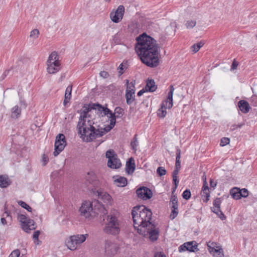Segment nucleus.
Returning <instances> with one entry per match:
<instances>
[{"mask_svg": "<svg viewBox=\"0 0 257 257\" xmlns=\"http://www.w3.org/2000/svg\"><path fill=\"white\" fill-rule=\"evenodd\" d=\"M201 195L204 202H207L209 200L210 190L205 178L202 188Z\"/></svg>", "mask_w": 257, "mask_h": 257, "instance_id": "obj_20", "label": "nucleus"}, {"mask_svg": "<svg viewBox=\"0 0 257 257\" xmlns=\"http://www.w3.org/2000/svg\"><path fill=\"white\" fill-rule=\"evenodd\" d=\"M54 145H67L65 135L63 134H59L56 137Z\"/></svg>", "mask_w": 257, "mask_h": 257, "instance_id": "obj_29", "label": "nucleus"}, {"mask_svg": "<svg viewBox=\"0 0 257 257\" xmlns=\"http://www.w3.org/2000/svg\"><path fill=\"white\" fill-rule=\"evenodd\" d=\"M20 255V251L18 249L14 250L10 254L9 257H19Z\"/></svg>", "mask_w": 257, "mask_h": 257, "instance_id": "obj_52", "label": "nucleus"}, {"mask_svg": "<svg viewBox=\"0 0 257 257\" xmlns=\"http://www.w3.org/2000/svg\"><path fill=\"white\" fill-rule=\"evenodd\" d=\"M93 110H97L98 112L97 114L102 117L107 116L109 118V116H115L112 111L110 110L106 106H104L99 103H93Z\"/></svg>", "mask_w": 257, "mask_h": 257, "instance_id": "obj_11", "label": "nucleus"}, {"mask_svg": "<svg viewBox=\"0 0 257 257\" xmlns=\"http://www.w3.org/2000/svg\"><path fill=\"white\" fill-rule=\"evenodd\" d=\"M204 43L202 42H200L199 43L194 44L192 46V51L194 53L197 52L199 49L204 45Z\"/></svg>", "mask_w": 257, "mask_h": 257, "instance_id": "obj_42", "label": "nucleus"}, {"mask_svg": "<svg viewBox=\"0 0 257 257\" xmlns=\"http://www.w3.org/2000/svg\"><path fill=\"white\" fill-rule=\"evenodd\" d=\"M175 191H172V195L170 199V204L171 205L172 212L170 214V218L171 219H174L178 215V199L176 195H174V192Z\"/></svg>", "mask_w": 257, "mask_h": 257, "instance_id": "obj_16", "label": "nucleus"}, {"mask_svg": "<svg viewBox=\"0 0 257 257\" xmlns=\"http://www.w3.org/2000/svg\"><path fill=\"white\" fill-rule=\"evenodd\" d=\"M207 245L209 252L221 246L220 245H219L218 243L217 242L212 241L208 242L207 243Z\"/></svg>", "mask_w": 257, "mask_h": 257, "instance_id": "obj_38", "label": "nucleus"}, {"mask_svg": "<svg viewBox=\"0 0 257 257\" xmlns=\"http://www.w3.org/2000/svg\"><path fill=\"white\" fill-rule=\"evenodd\" d=\"M154 257H166V256L164 253L160 252L156 253Z\"/></svg>", "mask_w": 257, "mask_h": 257, "instance_id": "obj_63", "label": "nucleus"}, {"mask_svg": "<svg viewBox=\"0 0 257 257\" xmlns=\"http://www.w3.org/2000/svg\"><path fill=\"white\" fill-rule=\"evenodd\" d=\"M11 184L10 180L7 176H0V187L6 188Z\"/></svg>", "mask_w": 257, "mask_h": 257, "instance_id": "obj_31", "label": "nucleus"}, {"mask_svg": "<svg viewBox=\"0 0 257 257\" xmlns=\"http://www.w3.org/2000/svg\"><path fill=\"white\" fill-rule=\"evenodd\" d=\"M138 143L137 141V135H136L133 139L132 140L130 145H136V143Z\"/></svg>", "mask_w": 257, "mask_h": 257, "instance_id": "obj_62", "label": "nucleus"}, {"mask_svg": "<svg viewBox=\"0 0 257 257\" xmlns=\"http://www.w3.org/2000/svg\"><path fill=\"white\" fill-rule=\"evenodd\" d=\"M84 184L87 187L89 185H92L93 187L98 185L99 180L94 172L91 171L87 172L84 177Z\"/></svg>", "mask_w": 257, "mask_h": 257, "instance_id": "obj_13", "label": "nucleus"}, {"mask_svg": "<svg viewBox=\"0 0 257 257\" xmlns=\"http://www.w3.org/2000/svg\"><path fill=\"white\" fill-rule=\"evenodd\" d=\"M54 151L53 155L54 156H57L65 148V146H54Z\"/></svg>", "mask_w": 257, "mask_h": 257, "instance_id": "obj_41", "label": "nucleus"}, {"mask_svg": "<svg viewBox=\"0 0 257 257\" xmlns=\"http://www.w3.org/2000/svg\"><path fill=\"white\" fill-rule=\"evenodd\" d=\"M230 194L232 197L236 200L239 199L241 197H246L248 195V191L246 189H240L239 188L234 187L230 190Z\"/></svg>", "mask_w": 257, "mask_h": 257, "instance_id": "obj_15", "label": "nucleus"}, {"mask_svg": "<svg viewBox=\"0 0 257 257\" xmlns=\"http://www.w3.org/2000/svg\"><path fill=\"white\" fill-rule=\"evenodd\" d=\"M49 162V158L48 156L45 154H43L42 158V162L43 163V166H45Z\"/></svg>", "mask_w": 257, "mask_h": 257, "instance_id": "obj_56", "label": "nucleus"}, {"mask_svg": "<svg viewBox=\"0 0 257 257\" xmlns=\"http://www.w3.org/2000/svg\"><path fill=\"white\" fill-rule=\"evenodd\" d=\"M120 244L113 239H107L103 241L102 249L105 257L115 256L119 252Z\"/></svg>", "mask_w": 257, "mask_h": 257, "instance_id": "obj_5", "label": "nucleus"}, {"mask_svg": "<svg viewBox=\"0 0 257 257\" xmlns=\"http://www.w3.org/2000/svg\"><path fill=\"white\" fill-rule=\"evenodd\" d=\"M182 197L184 199L188 200L191 197L190 191L188 189L185 190L182 194Z\"/></svg>", "mask_w": 257, "mask_h": 257, "instance_id": "obj_49", "label": "nucleus"}, {"mask_svg": "<svg viewBox=\"0 0 257 257\" xmlns=\"http://www.w3.org/2000/svg\"><path fill=\"white\" fill-rule=\"evenodd\" d=\"M100 76L103 78H107L109 77V73L105 71H102L99 73Z\"/></svg>", "mask_w": 257, "mask_h": 257, "instance_id": "obj_59", "label": "nucleus"}, {"mask_svg": "<svg viewBox=\"0 0 257 257\" xmlns=\"http://www.w3.org/2000/svg\"><path fill=\"white\" fill-rule=\"evenodd\" d=\"M93 103H90L88 104H84L82 107V113L83 114L86 116H88V113L89 111H90L92 109L94 108V107L92 106Z\"/></svg>", "mask_w": 257, "mask_h": 257, "instance_id": "obj_34", "label": "nucleus"}, {"mask_svg": "<svg viewBox=\"0 0 257 257\" xmlns=\"http://www.w3.org/2000/svg\"><path fill=\"white\" fill-rule=\"evenodd\" d=\"M120 117L118 115L109 116L110 124L101 130L96 128L93 126L94 122L92 120H88V123L90 125V132L88 134L86 138V142H90L94 139L103 136L106 133L109 132L113 128L116 123V119Z\"/></svg>", "mask_w": 257, "mask_h": 257, "instance_id": "obj_4", "label": "nucleus"}, {"mask_svg": "<svg viewBox=\"0 0 257 257\" xmlns=\"http://www.w3.org/2000/svg\"><path fill=\"white\" fill-rule=\"evenodd\" d=\"M40 234V232L39 230H37V231L34 232V233L33 235V238L35 242H36V240H37V241H39L38 237H39Z\"/></svg>", "mask_w": 257, "mask_h": 257, "instance_id": "obj_58", "label": "nucleus"}, {"mask_svg": "<svg viewBox=\"0 0 257 257\" xmlns=\"http://www.w3.org/2000/svg\"><path fill=\"white\" fill-rule=\"evenodd\" d=\"M157 172L160 176H162L166 174L165 169L163 167H159L157 169Z\"/></svg>", "mask_w": 257, "mask_h": 257, "instance_id": "obj_48", "label": "nucleus"}, {"mask_svg": "<svg viewBox=\"0 0 257 257\" xmlns=\"http://www.w3.org/2000/svg\"><path fill=\"white\" fill-rule=\"evenodd\" d=\"M127 68V61H123L122 63H121L119 66H118L117 69L118 71L119 76H120L124 73V71Z\"/></svg>", "mask_w": 257, "mask_h": 257, "instance_id": "obj_37", "label": "nucleus"}, {"mask_svg": "<svg viewBox=\"0 0 257 257\" xmlns=\"http://www.w3.org/2000/svg\"><path fill=\"white\" fill-rule=\"evenodd\" d=\"M113 180L114 184L118 187H124L127 183V179L124 177L113 176Z\"/></svg>", "mask_w": 257, "mask_h": 257, "instance_id": "obj_22", "label": "nucleus"}, {"mask_svg": "<svg viewBox=\"0 0 257 257\" xmlns=\"http://www.w3.org/2000/svg\"><path fill=\"white\" fill-rule=\"evenodd\" d=\"M71 91H72V86H69L67 87L65 93V97L64 100L63 101V105L66 106L67 104L69 102V101L70 100L71 98Z\"/></svg>", "mask_w": 257, "mask_h": 257, "instance_id": "obj_27", "label": "nucleus"}, {"mask_svg": "<svg viewBox=\"0 0 257 257\" xmlns=\"http://www.w3.org/2000/svg\"><path fill=\"white\" fill-rule=\"evenodd\" d=\"M92 210V203L89 201H84L79 209L81 215L85 218H89L91 216Z\"/></svg>", "mask_w": 257, "mask_h": 257, "instance_id": "obj_12", "label": "nucleus"}, {"mask_svg": "<svg viewBox=\"0 0 257 257\" xmlns=\"http://www.w3.org/2000/svg\"><path fill=\"white\" fill-rule=\"evenodd\" d=\"M119 212L116 209H111L104 219V232L112 235H117L120 231V221Z\"/></svg>", "mask_w": 257, "mask_h": 257, "instance_id": "obj_3", "label": "nucleus"}, {"mask_svg": "<svg viewBox=\"0 0 257 257\" xmlns=\"http://www.w3.org/2000/svg\"><path fill=\"white\" fill-rule=\"evenodd\" d=\"M47 70L50 74H55L60 70V63L59 60H55L52 63H47Z\"/></svg>", "mask_w": 257, "mask_h": 257, "instance_id": "obj_19", "label": "nucleus"}, {"mask_svg": "<svg viewBox=\"0 0 257 257\" xmlns=\"http://www.w3.org/2000/svg\"><path fill=\"white\" fill-rule=\"evenodd\" d=\"M124 13V7L122 5L118 7L116 10L114 12H111L110 17L112 21L114 23H117L119 22L122 19Z\"/></svg>", "mask_w": 257, "mask_h": 257, "instance_id": "obj_14", "label": "nucleus"}, {"mask_svg": "<svg viewBox=\"0 0 257 257\" xmlns=\"http://www.w3.org/2000/svg\"><path fill=\"white\" fill-rule=\"evenodd\" d=\"M181 158V150L179 149H177L176 151V164H175V168L177 169H179L181 168V163L180 159Z\"/></svg>", "mask_w": 257, "mask_h": 257, "instance_id": "obj_36", "label": "nucleus"}, {"mask_svg": "<svg viewBox=\"0 0 257 257\" xmlns=\"http://www.w3.org/2000/svg\"><path fill=\"white\" fill-rule=\"evenodd\" d=\"M19 205H20L22 207L26 209L29 212L32 211V208L27 204L26 202L23 201H20L18 202Z\"/></svg>", "mask_w": 257, "mask_h": 257, "instance_id": "obj_44", "label": "nucleus"}, {"mask_svg": "<svg viewBox=\"0 0 257 257\" xmlns=\"http://www.w3.org/2000/svg\"><path fill=\"white\" fill-rule=\"evenodd\" d=\"M146 91H147L145 88H143L138 92L137 95L138 96H141Z\"/></svg>", "mask_w": 257, "mask_h": 257, "instance_id": "obj_64", "label": "nucleus"}, {"mask_svg": "<svg viewBox=\"0 0 257 257\" xmlns=\"http://www.w3.org/2000/svg\"><path fill=\"white\" fill-rule=\"evenodd\" d=\"M86 117H87L83 114L80 115L76 126L80 137L86 142L87 137L90 132V125L88 124V121L87 122L86 121Z\"/></svg>", "mask_w": 257, "mask_h": 257, "instance_id": "obj_7", "label": "nucleus"}, {"mask_svg": "<svg viewBox=\"0 0 257 257\" xmlns=\"http://www.w3.org/2000/svg\"><path fill=\"white\" fill-rule=\"evenodd\" d=\"M39 31L38 29H35L31 32L30 37L36 39L39 37Z\"/></svg>", "mask_w": 257, "mask_h": 257, "instance_id": "obj_47", "label": "nucleus"}, {"mask_svg": "<svg viewBox=\"0 0 257 257\" xmlns=\"http://www.w3.org/2000/svg\"><path fill=\"white\" fill-rule=\"evenodd\" d=\"M134 221V226L138 230L142 229L143 226L145 227L151 223L152 212L145 206H137L134 207L132 211Z\"/></svg>", "mask_w": 257, "mask_h": 257, "instance_id": "obj_2", "label": "nucleus"}, {"mask_svg": "<svg viewBox=\"0 0 257 257\" xmlns=\"http://www.w3.org/2000/svg\"><path fill=\"white\" fill-rule=\"evenodd\" d=\"M174 88L172 85L169 86V91L166 99L163 101L160 108L157 110V116L160 118H164L166 114V109H170L173 106V95Z\"/></svg>", "mask_w": 257, "mask_h": 257, "instance_id": "obj_6", "label": "nucleus"}, {"mask_svg": "<svg viewBox=\"0 0 257 257\" xmlns=\"http://www.w3.org/2000/svg\"><path fill=\"white\" fill-rule=\"evenodd\" d=\"M136 40L135 51L141 62L150 68L157 67L160 53L156 41L146 33L137 37Z\"/></svg>", "mask_w": 257, "mask_h": 257, "instance_id": "obj_1", "label": "nucleus"}, {"mask_svg": "<svg viewBox=\"0 0 257 257\" xmlns=\"http://www.w3.org/2000/svg\"><path fill=\"white\" fill-rule=\"evenodd\" d=\"M125 81H126V84H127V87H126V90H128V89L131 90L132 89L133 90H135V81H134V82L132 81L131 83H129L128 80L126 79Z\"/></svg>", "mask_w": 257, "mask_h": 257, "instance_id": "obj_50", "label": "nucleus"}, {"mask_svg": "<svg viewBox=\"0 0 257 257\" xmlns=\"http://www.w3.org/2000/svg\"><path fill=\"white\" fill-rule=\"evenodd\" d=\"M238 65V62L237 61H236L235 60H234V61H233V62L231 64V69L232 70L236 69Z\"/></svg>", "mask_w": 257, "mask_h": 257, "instance_id": "obj_60", "label": "nucleus"}, {"mask_svg": "<svg viewBox=\"0 0 257 257\" xmlns=\"http://www.w3.org/2000/svg\"><path fill=\"white\" fill-rule=\"evenodd\" d=\"M112 41L113 43L116 45L120 44L121 43L120 34L118 33L115 34L113 37Z\"/></svg>", "mask_w": 257, "mask_h": 257, "instance_id": "obj_45", "label": "nucleus"}, {"mask_svg": "<svg viewBox=\"0 0 257 257\" xmlns=\"http://www.w3.org/2000/svg\"><path fill=\"white\" fill-rule=\"evenodd\" d=\"M133 27L135 30H133V32L135 33L138 34L139 33V30L138 29V24H134L131 26Z\"/></svg>", "mask_w": 257, "mask_h": 257, "instance_id": "obj_61", "label": "nucleus"}, {"mask_svg": "<svg viewBox=\"0 0 257 257\" xmlns=\"http://www.w3.org/2000/svg\"><path fill=\"white\" fill-rule=\"evenodd\" d=\"M58 60V56L57 53L55 51L53 52L49 55V58L47 60V63H52L55 60Z\"/></svg>", "mask_w": 257, "mask_h": 257, "instance_id": "obj_39", "label": "nucleus"}, {"mask_svg": "<svg viewBox=\"0 0 257 257\" xmlns=\"http://www.w3.org/2000/svg\"><path fill=\"white\" fill-rule=\"evenodd\" d=\"M196 22L193 20L187 21L185 24V26L187 29H192L195 26Z\"/></svg>", "mask_w": 257, "mask_h": 257, "instance_id": "obj_46", "label": "nucleus"}, {"mask_svg": "<svg viewBox=\"0 0 257 257\" xmlns=\"http://www.w3.org/2000/svg\"><path fill=\"white\" fill-rule=\"evenodd\" d=\"M113 113L115 115L120 116V117H119L120 118L123 114V109L121 107L117 106L115 107L114 109V112Z\"/></svg>", "mask_w": 257, "mask_h": 257, "instance_id": "obj_43", "label": "nucleus"}, {"mask_svg": "<svg viewBox=\"0 0 257 257\" xmlns=\"http://www.w3.org/2000/svg\"><path fill=\"white\" fill-rule=\"evenodd\" d=\"M88 236V234L72 235L66 242V245L69 249L75 250L77 248L78 245L85 241Z\"/></svg>", "mask_w": 257, "mask_h": 257, "instance_id": "obj_9", "label": "nucleus"}, {"mask_svg": "<svg viewBox=\"0 0 257 257\" xmlns=\"http://www.w3.org/2000/svg\"><path fill=\"white\" fill-rule=\"evenodd\" d=\"M211 210L217 214V215L221 219L223 220L225 218V217L223 213L220 210V207H212Z\"/></svg>", "mask_w": 257, "mask_h": 257, "instance_id": "obj_35", "label": "nucleus"}, {"mask_svg": "<svg viewBox=\"0 0 257 257\" xmlns=\"http://www.w3.org/2000/svg\"><path fill=\"white\" fill-rule=\"evenodd\" d=\"M95 194L97 195L98 199H101L104 203L110 205L112 204V198L107 193L97 190L96 191Z\"/></svg>", "mask_w": 257, "mask_h": 257, "instance_id": "obj_21", "label": "nucleus"}, {"mask_svg": "<svg viewBox=\"0 0 257 257\" xmlns=\"http://www.w3.org/2000/svg\"><path fill=\"white\" fill-rule=\"evenodd\" d=\"M21 114V108L18 105H15L11 109V117L13 118H18Z\"/></svg>", "mask_w": 257, "mask_h": 257, "instance_id": "obj_28", "label": "nucleus"}, {"mask_svg": "<svg viewBox=\"0 0 257 257\" xmlns=\"http://www.w3.org/2000/svg\"><path fill=\"white\" fill-rule=\"evenodd\" d=\"M106 157L108 159L107 166L113 169L119 168L121 164L117 157V154L112 150H109L106 152Z\"/></svg>", "mask_w": 257, "mask_h": 257, "instance_id": "obj_10", "label": "nucleus"}, {"mask_svg": "<svg viewBox=\"0 0 257 257\" xmlns=\"http://www.w3.org/2000/svg\"><path fill=\"white\" fill-rule=\"evenodd\" d=\"M136 193L138 197L144 200L149 199L153 196L151 190L146 187H142L138 189L136 191Z\"/></svg>", "mask_w": 257, "mask_h": 257, "instance_id": "obj_17", "label": "nucleus"}, {"mask_svg": "<svg viewBox=\"0 0 257 257\" xmlns=\"http://www.w3.org/2000/svg\"><path fill=\"white\" fill-rule=\"evenodd\" d=\"M230 143V139L228 138L224 137L220 140V145H229Z\"/></svg>", "mask_w": 257, "mask_h": 257, "instance_id": "obj_54", "label": "nucleus"}, {"mask_svg": "<svg viewBox=\"0 0 257 257\" xmlns=\"http://www.w3.org/2000/svg\"><path fill=\"white\" fill-rule=\"evenodd\" d=\"M221 200L220 198H216L213 201V207H220L221 204Z\"/></svg>", "mask_w": 257, "mask_h": 257, "instance_id": "obj_57", "label": "nucleus"}, {"mask_svg": "<svg viewBox=\"0 0 257 257\" xmlns=\"http://www.w3.org/2000/svg\"><path fill=\"white\" fill-rule=\"evenodd\" d=\"M28 219L24 214H19L18 216V219L21 223V226L23 230H26L28 228L26 227V223Z\"/></svg>", "mask_w": 257, "mask_h": 257, "instance_id": "obj_32", "label": "nucleus"}, {"mask_svg": "<svg viewBox=\"0 0 257 257\" xmlns=\"http://www.w3.org/2000/svg\"><path fill=\"white\" fill-rule=\"evenodd\" d=\"M198 245L195 241H190L184 243L179 247V251L182 252L188 250L191 252H195L198 250Z\"/></svg>", "mask_w": 257, "mask_h": 257, "instance_id": "obj_18", "label": "nucleus"}, {"mask_svg": "<svg viewBox=\"0 0 257 257\" xmlns=\"http://www.w3.org/2000/svg\"><path fill=\"white\" fill-rule=\"evenodd\" d=\"M138 233L144 236L149 235L151 240L155 241L158 238L159 231L156 226L151 223L145 227L143 226L142 229H138Z\"/></svg>", "mask_w": 257, "mask_h": 257, "instance_id": "obj_8", "label": "nucleus"}, {"mask_svg": "<svg viewBox=\"0 0 257 257\" xmlns=\"http://www.w3.org/2000/svg\"><path fill=\"white\" fill-rule=\"evenodd\" d=\"M26 227L28 228L26 230H24L25 231L28 232L29 230L34 229L35 228L34 221L33 220L28 219L27 223H26Z\"/></svg>", "mask_w": 257, "mask_h": 257, "instance_id": "obj_40", "label": "nucleus"}, {"mask_svg": "<svg viewBox=\"0 0 257 257\" xmlns=\"http://www.w3.org/2000/svg\"><path fill=\"white\" fill-rule=\"evenodd\" d=\"M238 107L239 110L244 113H247L250 108L247 101L244 100H241L238 102Z\"/></svg>", "mask_w": 257, "mask_h": 257, "instance_id": "obj_23", "label": "nucleus"}, {"mask_svg": "<svg viewBox=\"0 0 257 257\" xmlns=\"http://www.w3.org/2000/svg\"><path fill=\"white\" fill-rule=\"evenodd\" d=\"M179 169H175L172 173L173 181L174 183L175 186L173 188V191H175L179 184V180H178V175L179 174Z\"/></svg>", "mask_w": 257, "mask_h": 257, "instance_id": "obj_33", "label": "nucleus"}, {"mask_svg": "<svg viewBox=\"0 0 257 257\" xmlns=\"http://www.w3.org/2000/svg\"><path fill=\"white\" fill-rule=\"evenodd\" d=\"M13 69V67H11L10 69L6 70L4 73L0 77V80L3 81L5 79L7 76L8 75L9 72Z\"/></svg>", "mask_w": 257, "mask_h": 257, "instance_id": "obj_55", "label": "nucleus"}, {"mask_svg": "<svg viewBox=\"0 0 257 257\" xmlns=\"http://www.w3.org/2000/svg\"><path fill=\"white\" fill-rule=\"evenodd\" d=\"M2 217L5 218H8L11 221L12 220V217L10 215V213L8 211L6 207H5V211L2 215Z\"/></svg>", "mask_w": 257, "mask_h": 257, "instance_id": "obj_51", "label": "nucleus"}, {"mask_svg": "<svg viewBox=\"0 0 257 257\" xmlns=\"http://www.w3.org/2000/svg\"><path fill=\"white\" fill-rule=\"evenodd\" d=\"M135 169V160L133 158H130L126 163V172L128 174H132Z\"/></svg>", "mask_w": 257, "mask_h": 257, "instance_id": "obj_24", "label": "nucleus"}, {"mask_svg": "<svg viewBox=\"0 0 257 257\" xmlns=\"http://www.w3.org/2000/svg\"><path fill=\"white\" fill-rule=\"evenodd\" d=\"M213 257H224V251L221 246L209 251Z\"/></svg>", "mask_w": 257, "mask_h": 257, "instance_id": "obj_30", "label": "nucleus"}, {"mask_svg": "<svg viewBox=\"0 0 257 257\" xmlns=\"http://www.w3.org/2000/svg\"><path fill=\"white\" fill-rule=\"evenodd\" d=\"M19 103L21 108H26L27 106V103H26L25 100L22 97H21L20 98Z\"/></svg>", "mask_w": 257, "mask_h": 257, "instance_id": "obj_53", "label": "nucleus"}, {"mask_svg": "<svg viewBox=\"0 0 257 257\" xmlns=\"http://www.w3.org/2000/svg\"><path fill=\"white\" fill-rule=\"evenodd\" d=\"M145 89L147 91L151 92H154L157 89V86L156 85L154 79H148L145 86Z\"/></svg>", "mask_w": 257, "mask_h": 257, "instance_id": "obj_25", "label": "nucleus"}, {"mask_svg": "<svg viewBox=\"0 0 257 257\" xmlns=\"http://www.w3.org/2000/svg\"><path fill=\"white\" fill-rule=\"evenodd\" d=\"M135 93V90L133 89L131 90H126L125 91V98L126 103L130 105L135 100L134 94Z\"/></svg>", "mask_w": 257, "mask_h": 257, "instance_id": "obj_26", "label": "nucleus"}]
</instances>
